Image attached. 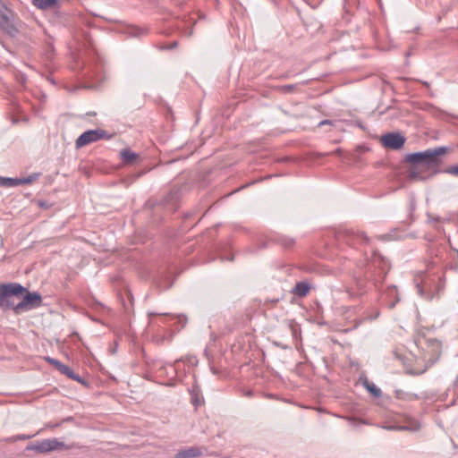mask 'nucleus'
<instances>
[{
    "mask_svg": "<svg viewBox=\"0 0 458 458\" xmlns=\"http://www.w3.org/2000/svg\"><path fill=\"white\" fill-rule=\"evenodd\" d=\"M446 148L439 147L422 152L408 154L405 160L412 165L409 177L412 180H426L437 173L439 157L445 154Z\"/></svg>",
    "mask_w": 458,
    "mask_h": 458,
    "instance_id": "1",
    "label": "nucleus"
},
{
    "mask_svg": "<svg viewBox=\"0 0 458 458\" xmlns=\"http://www.w3.org/2000/svg\"><path fill=\"white\" fill-rule=\"evenodd\" d=\"M27 289L18 283L0 284V308L3 310L13 309L15 311L14 297L22 295Z\"/></svg>",
    "mask_w": 458,
    "mask_h": 458,
    "instance_id": "2",
    "label": "nucleus"
},
{
    "mask_svg": "<svg viewBox=\"0 0 458 458\" xmlns=\"http://www.w3.org/2000/svg\"><path fill=\"white\" fill-rule=\"evenodd\" d=\"M335 237L338 242H344L352 247L369 244L370 242L364 232L353 228L342 229L336 233Z\"/></svg>",
    "mask_w": 458,
    "mask_h": 458,
    "instance_id": "3",
    "label": "nucleus"
},
{
    "mask_svg": "<svg viewBox=\"0 0 458 458\" xmlns=\"http://www.w3.org/2000/svg\"><path fill=\"white\" fill-rule=\"evenodd\" d=\"M111 135L108 134L105 130L96 129V130H89L84 131L82 134L75 141L76 148H81L84 146H87L90 143L97 142L100 140L110 139Z\"/></svg>",
    "mask_w": 458,
    "mask_h": 458,
    "instance_id": "4",
    "label": "nucleus"
},
{
    "mask_svg": "<svg viewBox=\"0 0 458 458\" xmlns=\"http://www.w3.org/2000/svg\"><path fill=\"white\" fill-rule=\"evenodd\" d=\"M25 293L26 294L23 296L22 300L15 305L16 313L40 307L42 304V297L38 293H30L28 291Z\"/></svg>",
    "mask_w": 458,
    "mask_h": 458,
    "instance_id": "5",
    "label": "nucleus"
},
{
    "mask_svg": "<svg viewBox=\"0 0 458 458\" xmlns=\"http://www.w3.org/2000/svg\"><path fill=\"white\" fill-rule=\"evenodd\" d=\"M65 445L58 441L56 438L44 439L35 445H30L27 447L28 450H33L38 453H47L58 449L64 448Z\"/></svg>",
    "mask_w": 458,
    "mask_h": 458,
    "instance_id": "6",
    "label": "nucleus"
},
{
    "mask_svg": "<svg viewBox=\"0 0 458 458\" xmlns=\"http://www.w3.org/2000/svg\"><path fill=\"white\" fill-rule=\"evenodd\" d=\"M40 176L39 173H34L24 178H11L0 176V187L13 188L21 184H30Z\"/></svg>",
    "mask_w": 458,
    "mask_h": 458,
    "instance_id": "7",
    "label": "nucleus"
},
{
    "mask_svg": "<svg viewBox=\"0 0 458 458\" xmlns=\"http://www.w3.org/2000/svg\"><path fill=\"white\" fill-rule=\"evenodd\" d=\"M382 144L391 149H400L405 143V138L400 133H386L381 137Z\"/></svg>",
    "mask_w": 458,
    "mask_h": 458,
    "instance_id": "8",
    "label": "nucleus"
},
{
    "mask_svg": "<svg viewBox=\"0 0 458 458\" xmlns=\"http://www.w3.org/2000/svg\"><path fill=\"white\" fill-rule=\"evenodd\" d=\"M201 454V448L198 446H191L189 448L179 450L175 454V458H195L200 456Z\"/></svg>",
    "mask_w": 458,
    "mask_h": 458,
    "instance_id": "9",
    "label": "nucleus"
},
{
    "mask_svg": "<svg viewBox=\"0 0 458 458\" xmlns=\"http://www.w3.org/2000/svg\"><path fill=\"white\" fill-rule=\"evenodd\" d=\"M370 251H371L370 262L374 267H379L382 270L389 269L388 261L384 257H382L379 253H377L376 250H374L372 249L370 250Z\"/></svg>",
    "mask_w": 458,
    "mask_h": 458,
    "instance_id": "10",
    "label": "nucleus"
},
{
    "mask_svg": "<svg viewBox=\"0 0 458 458\" xmlns=\"http://www.w3.org/2000/svg\"><path fill=\"white\" fill-rule=\"evenodd\" d=\"M310 289V288L308 283L299 282L293 289V293L299 297H304L309 293Z\"/></svg>",
    "mask_w": 458,
    "mask_h": 458,
    "instance_id": "11",
    "label": "nucleus"
},
{
    "mask_svg": "<svg viewBox=\"0 0 458 458\" xmlns=\"http://www.w3.org/2000/svg\"><path fill=\"white\" fill-rule=\"evenodd\" d=\"M120 154L121 158L126 164H132L139 157L137 153L131 151L129 148L123 149Z\"/></svg>",
    "mask_w": 458,
    "mask_h": 458,
    "instance_id": "12",
    "label": "nucleus"
},
{
    "mask_svg": "<svg viewBox=\"0 0 458 458\" xmlns=\"http://www.w3.org/2000/svg\"><path fill=\"white\" fill-rule=\"evenodd\" d=\"M32 4L38 9L47 10L55 6L57 0H32Z\"/></svg>",
    "mask_w": 458,
    "mask_h": 458,
    "instance_id": "13",
    "label": "nucleus"
},
{
    "mask_svg": "<svg viewBox=\"0 0 458 458\" xmlns=\"http://www.w3.org/2000/svg\"><path fill=\"white\" fill-rule=\"evenodd\" d=\"M420 428V425L413 420L409 425L406 426H401V427H387V429H397V430H411V431H416L419 430Z\"/></svg>",
    "mask_w": 458,
    "mask_h": 458,
    "instance_id": "14",
    "label": "nucleus"
},
{
    "mask_svg": "<svg viewBox=\"0 0 458 458\" xmlns=\"http://www.w3.org/2000/svg\"><path fill=\"white\" fill-rule=\"evenodd\" d=\"M59 371L62 374L67 376L69 378H72L75 381L81 382V377L72 371V369H71L68 366L64 364L61 367Z\"/></svg>",
    "mask_w": 458,
    "mask_h": 458,
    "instance_id": "15",
    "label": "nucleus"
},
{
    "mask_svg": "<svg viewBox=\"0 0 458 458\" xmlns=\"http://www.w3.org/2000/svg\"><path fill=\"white\" fill-rule=\"evenodd\" d=\"M365 386L367 390L374 396L379 397L381 395V390L378 387H377L374 384L366 382Z\"/></svg>",
    "mask_w": 458,
    "mask_h": 458,
    "instance_id": "16",
    "label": "nucleus"
},
{
    "mask_svg": "<svg viewBox=\"0 0 458 458\" xmlns=\"http://www.w3.org/2000/svg\"><path fill=\"white\" fill-rule=\"evenodd\" d=\"M45 360L51 365H53L57 370L64 365L61 361L51 357H45Z\"/></svg>",
    "mask_w": 458,
    "mask_h": 458,
    "instance_id": "17",
    "label": "nucleus"
},
{
    "mask_svg": "<svg viewBox=\"0 0 458 458\" xmlns=\"http://www.w3.org/2000/svg\"><path fill=\"white\" fill-rule=\"evenodd\" d=\"M446 173L454 176H458V165L448 167L446 169Z\"/></svg>",
    "mask_w": 458,
    "mask_h": 458,
    "instance_id": "18",
    "label": "nucleus"
},
{
    "mask_svg": "<svg viewBox=\"0 0 458 458\" xmlns=\"http://www.w3.org/2000/svg\"><path fill=\"white\" fill-rule=\"evenodd\" d=\"M31 437H33V436H30V435H17V436L13 437L11 439L13 441H17V440H27V439H30Z\"/></svg>",
    "mask_w": 458,
    "mask_h": 458,
    "instance_id": "19",
    "label": "nucleus"
},
{
    "mask_svg": "<svg viewBox=\"0 0 458 458\" xmlns=\"http://www.w3.org/2000/svg\"><path fill=\"white\" fill-rule=\"evenodd\" d=\"M169 369L174 376L176 375V368L174 365L170 364Z\"/></svg>",
    "mask_w": 458,
    "mask_h": 458,
    "instance_id": "20",
    "label": "nucleus"
},
{
    "mask_svg": "<svg viewBox=\"0 0 458 458\" xmlns=\"http://www.w3.org/2000/svg\"><path fill=\"white\" fill-rule=\"evenodd\" d=\"M330 123H331V121H329V120H323V121H321L318 123V126H322V125H325V124H330Z\"/></svg>",
    "mask_w": 458,
    "mask_h": 458,
    "instance_id": "21",
    "label": "nucleus"
},
{
    "mask_svg": "<svg viewBox=\"0 0 458 458\" xmlns=\"http://www.w3.org/2000/svg\"><path fill=\"white\" fill-rule=\"evenodd\" d=\"M293 87H294L293 85H286V86H284L283 89L286 91H289V90L293 89Z\"/></svg>",
    "mask_w": 458,
    "mask_h": 458,
    "instance_id": "22",
    "label": "nucleus"
},
{
    "mask_svg": "<svg viewBox=\"0 0 458 458\" xmlns=\"http://www.w3.org/2000/svg\"><path fill=\"white\" fill-rule=\"evenodd\" d=\"M424 86H426L428 89L429 88V83L428 81H420Z\"/></svg>",
    "mask_w": 458,
    "mask_h": 458,
    "instance_id": "23",
    "label": "nucleus"
},
{
    "mask_svg": "<svg viewBox=\"0 0 458 458\" xmlns=\"http://www.w3.org/2000/svg\"><path fill=\"white\" fill-rule=\"evenodd\" d=\"M0 18H4V13L2 10V3L0 2Z\"/></svg>",
    "mask_w": 458,
    "mask_h": 458,
    "instance_id": "24",
    "label": "nucleus"
},
{
    "mask_svg": "<svg viewBox=\"0 0 458 458\" xmlns=\"http://www.w3.org/2000/svg\"><path fill=\"white\" fill-rule=\"evenodd\" d=\"M432 342H433V344L436 345V347H437V348H438V347H439V344H438V342H437V341L433 340Z\"/></svg>",
    "mask_w": 458,
    "mask_h": 458,
    "instance_id": "25",
    "label": "nucleus"
},
{
    "mask_svg": "<svg viewBox=\"0 0 458 458\" xmlns=\"http://www.w3.org/2000/svg\"><path fill=\"white\" fill-rule=\"evenodd\" d=\"M390 292H391V293H394L395 292V287H392V288L390 289Z\"/></svg>",
    "mask_w": 458,
    "mask_h": 458,
    "instance_id": "26",
    "label": "nucleus"
},
{
    "mask_svg": "<svg viewBox=\"0 0 458 458\" xmlns=\"http://www.w3.org/2000/svg\"><path fill=\"white\" fill-rule=\"evenodd\" d=\"M160 369L166 370V367H165V366H162V367L160 368Z\"/></svg>",
    "mask_w": 458,
    "mask_h": 458,
    "instance_id": "27",
    "label": "nucleus"
},
{
    "mask_svg": "<svg viewBox=\"0 0 458 458\" xmlns=\"http://www.w3.org/2000/svg\"><path fill=\"white\" fill-rule=\"evenodd\" d=\"M177 43L176 42H174L173 45H172V47H176Z\"/></svg>",
    "mask_w": 458,
    "mask_h": 458,
    "instance_id": "28",
    "label": "nucleus"
},
{
    "mask_svg": "<svg viewBox=\"0 0 458 458\" xmlns=\"http://www.w3.org/2000/svg\"><path fill=\"white\" fill-rule=\"evenodd\" d=\"M37 434H39V431H37V433H34V435H32L33 437L34 436H37Z\"/></svg>",
    "mask_w": 458,
    "mask_h": 458,
    "instance_id": "29",
    "label": "nucleus"
},
{
    "mask_svg": "<svg viewBox=\"0 0 458 458\" xmlns=\"http://www.w3.org/2000/svg\"><path fill=\"white\" fill-rule=\"evenodd\" d=\"M37 434H39V431H37V433H34V435H32L33 437L34 436H37Z\"/></svg>",
    "mask_w": 458,
    "mask_h": 458,
    "instance_id": "30",
    "label": "nucleus"
}]
</instances>
